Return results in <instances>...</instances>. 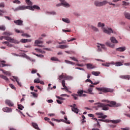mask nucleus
I'll list each match as a JSON object with an SVG mask.
<instances>
[{
    "label": "nucleus",
    "mask_w": 130,
    "mask_h": 130,
    "mask_svg": "<svg viewBox=\"0 0 130 130\" xmlns=\"http://www.w3.org/2000/svg\"><path fill=\"white\" fill-rule=\"evenodd\" d=\"M96 89L100 92H103L104 93H108V92L112 93L113 92V89L107 87H96Z\"/></svg>",
    "instance_id": "obj_1"
},
{
    "label": "nucleus",
    "mask_w": 130,
    "mask_h": 130,
    "mask_svg": "<svg viewBox=\"0 0 130 130\" xmlns=\"http://www.w3.org/2000/svg\"><path fill=\"white\" fill-rule=\"evenodd\" d=\"M31 9L32 8L30 7V6H20L15 9L12 8V10H13L14 12H18V11H23L26 9L31 10Z\"/></svg>",
    "instance_id": "obj_2"
},
{
    "label": "nucleus",
    "mask_w": 130,
    "mask_h": 130,
    "mask_svg": "<svg viewBox=\"0 0 130 130\" xmlns=\"http://www.w3.org/2000/svg\"><path fill=\"white\" fill-rule=\"evenodd\" d=\"M3 39H5V40H7L8 41H9V42H11V43H18V42L17 40L12 39L10 37H7V36H2L0 37V40H3Z\"/></svg>",
    "instance_id": "obj_3"
},
{
    "label": "nucleus",
    "mask_w": 130,
    "mask_h": 130,
    "mask_svg": "<svg viewBox=\"0 0 130 130\" xmlns=\"http://www.w3.org/2000/svg\"><path fill=\"white\" fill-rule=\"evenodd\" d=\"M94 105H98V107H102L103 110H108L109 108H108V104H105L101 103H96L94 104Z\"/></svg>",
    "instance_id": "obj_4"
},
{
    "label": "nucleus",
    "mask_w": 130,
    "mask_h": 130,
    "mask_svg": "<svg viewBox=\"0 0 130 130\" xmlns=\"http://www.w3.org/2000/svg\"><path fill=\"white\" fill-rule=\"evenodd\" d=\"M106 4H107V2L105 1L102 2H98V1H95L94 2V5L96 7H102V6H105Z\"/></svg>",
    "instance_id": "obj_5"
},
{
    "label": "nucleus",
    "mask_w": 130,
    "mask_h": 130,
    "mask_svg": "<svg viewBox=\"0 0 130 130\" xmlns=\"http://www.w3.org/2000/svg\"><path fill=\"white\" fill-rule=\"evenodd\" d=\"M15 31L16 33H22L21 36H23V37H27V38H29L31 37V36L27 34H24V31L23 30H20L17 29H15Z\"/></svg>",
    "instance_id": "obj_6"
},
{
    "label": "nucleus",
    "mask_w": 130,
    "mask_h": 130,
    "mask_svg": "<svg viewBox=\"0 0 130 130\" xmlns=\"http://www.w3.org/2000/svg\"><path fill=\"white\" fill-rule=\"evenodd\" d=\"M102 29L103 32L106 33V34H108V35H110L111 33H113V30L111 28H108V29H107L106 28L103 27L102 28Z\"/></svg>",
    "instance_id": "obj_7"
},
{
    "label": "nucleus",
    "mask_w": 130,
    "mask_h": 130,
    "mask_svg": "<svg viewBox=\"0 0 130 130\" xmlns=\"http://www.w3.org/2000/svg\"><path fill=\"white\" fill-rule=\"evenodd\" d=\"M108 106L109 107H118L120 106V104H116V102L111 101L110 104H108Z\"/></svg>",
    "instance_id": "obj_8"
},
{
    "label": "nucleus",
    "mask_w": 130,
    "mask_h": 130,
    "mask_svg": "<svg viewBox=\"0 0 130 130\" xmlns=\"http://www.w3.org/2000/svg\"><path fill=\"white\" fill-rule=\"evenodd\" d=\"M61 4L56 5V7H60L62 5L64 7H70V4L67 3L64 0H59Z\"/></svg>",
    "instance_id": "obj_9"
},
{
    "label": "nucleus",
    "mask_w": 130,
    "mask_h": 130,
    "mask_svg": "<svg viewBox=\"0 0 130 130\" xmlns=\"http://www.w3.org/2000/svg\"><path fill=\"white\" fill-rule=\"evenodd\" d=\"M96 115H99V118H102L103 119H105L107 117V115H104L103 113H96Z\"/></svg>",
    "instance_id": "obj_10"
},
{
    "label": "nucleus",
    "mask_w": 130,
    "mask_h": 130,
    "mask_svg": "<svg viewBox=\"0 0 130 130\" xmlns=\"http://www.w3.org/2000/svg\"><path fill=\"white\" fill-rule=\"evenodd\" d=\"M14 23L18 26H23V20L21 19H17L14 21Z\"/></svg>",
    "instance_id": "obj_11"
},
{
    "label": "nucleus",
    "mask_w": 130,
    "mask_h": 130,
    "mask_svg": "<svg viewBox=\"0 0 130 130\" xmlns=\"http://www.w3.org/2000/svg\"><path fill=\"white\" fill-rule=\"evenodd\" d=\"M76 106H77V105L73 104V105L70 106V107H72V110L73 111V112H75V113H79V109H78Z\"/></svg>",
    "instance_id": "obj_12"
},
{
    "label": "nucleus",
    "mask_w": 130,
    "mask_h": 130,
    "mask_svg": "<svg viewBox=\"0 0 130 130\" xmlns=\"http://www.w3.org/2000/svg\"><path fill=\"white\" fill-rule=\"evenodd\" d=\"M5 103L7 105H8V106H10V107H13L14 106V103H13V102H12L11 100H7L5 101Z\"/></svg>",
    "instance_id": "obj_13"
},
{
    "label": "nucleus",
    "mask_w": 130,
    "mask_h": 130,
    "mask_svg": "<svg viewBox=\"0 0 130 130\" xmlns=\"http://www.w3.org/2000/svg\"><path fill=\"white\" fill-rule=\"evenodd\" d=\"M3 111H4V112H7V113L12 112L13 111V109L12 108H9L8 107L4 108L3 109Z\"/></svg>",
    "instance_id": "obj_14"
},
{
    "label": "nucleus",
    "mask_w": 130,
    "mask_h": 130,
    "mask_svg": "<svg viewBox=\"0 0 130 130\" xmlns=\"http://www.w3.org/2000/svg\"><path fill=\"white\" fill-rule=\"evenodd\" d=\"M116 51H120V52H123L125 50V47H119L116 49Z\"/></svg>",
    "instance_id": "obj_15"
},
{
    "label": "nucleus",
    "mask_w": 130,
    "mask_h": 130,
    "mask_svg": "<svg viewBox=\"0 0 130 130\" xmlns=\"http://www.w3.org/2000/svg\"><path fill=\"white\" fill-rule=\"evenodd\" d=\"M31 8V9H29L30 11H34V9L35 10H40V7L37 5H34L33 6H29Z\"/></svg>",
    "instance_id": "obj_16"
},
{
    "label": "nucleus",
    "mask_w": 130,
    "mask_h": 130,
    "mask_svg": "<svg viewBox=\"0 0 130 130\" xmlns=\"http://www.w3.org/2000/svg\"><path fill=\"white\" fill-rule=\"evenodd\" d=\"M87 93V91H84L83 90H78L77 91V95L79 96V97H82V95H83V93Z\"/></svg>",
    "instance_id": "obj_17"
},
{
    "label": "nucleus",
    "mask_w": 130,
    "mask_h": 130,
    "mask_svg": "<svg viewBox=\"0 0 130 130\" xmlns=\"http://www.w3.org/2000/svg\"><path fill=\"white\" fill-rule=\"evenodd\" d=\"M85 82H88L89 83H91V85H98V84L100 83V81H98L97 82H95V83H93V81L89 79H86Z\"/></svg>",
    "instance_id": "obj_18"
},
{
    "label": "nucleus",
    "mask_w": 130,
    "mask_h": 130,
    "mask_svg": "<svg viewBox=\"0 0 130 130\" xmlns=\"http://www.w3.org/2000/svg\"><path fill=\"white\" fill-rule=\"evenodd\" d=\"M69 46L68 45H59L57 48H60V49H64L65 48H68Z\"/></svg>",
    "instance_id": "obj_19"
},
{
    "label": "nucleus",
    "mask_w": 130,
    "mask_h": 130,
    "mask_svg": "<svg viewBox=\"0 0 130 130\" xmlns=\"http://www.w3.org/2000/svg\"><path fill=\"white\" fill-rule=\"evenodd\" d=\"M110 40L112 42V43H118V41L116 40V39H115V37H112L110 38Z\"/></svg>",
    "instance_id": "obj_20"
},
{
    "label": "nucleus",
    "mask_w": 130,
    "mask_h": 130,
    "mask_svg": "<svg viewBox=\"0 0 130 130\" xmlns=\"http://www.w3.org/2000/svg\"><path fill=\"white\" fill-rule=\"evenodd\" d=\"M61 84H62V87H63V88H65V90L68 91V90H69V88H68V87L66 86V80H63L61 82Z\"/></svg>",
    "instance_id": "obj_21"
},
{
    "label": "nucleus",
    "mask_w": 130,
    "mask_h": 130,
    "mask_svg": "<svg viewBox=\"0 0 130 130\" xmlns=\"http://www.w3.org/2000/svg\"><path fill=\"white\" fill-rule=\"evenodd\" d=\"M92 91H93V87H89L87 90V93L90 94L91 95H94V93Z\"/></svg>",
    "instance_id": "obj_22"
},
{
    "label": "nucleus",
    "mask_w": 130,
    "mask_h": 130,
    "mask_svg": "<svg viewBox=\"0 0 130 130\" xmlns=\"http://www.w3.org/2000/svg\"><path fill=\"white\" fill-rule=\"evenodd\" d=\"M0 78L3 79V80H5L6 82H9V78H7V76H5L4 75L0 74Z\"/></svg>",
    "instance_id": "obj_23"
},
{
    "label": "nucleus",
    "mask_w": 130,
    "mask_h": 130,
    "mask_svg": "<svg viewBox=\"0 0 130 130\" xmlns=\"http://www.w3.org/2000/svg\"><path fill=\"white\" fill-rule=\"evenodd\" d=\"M32 125L34 128H36V129H39V127H38V124L35 122H32Z\"/></svg>",
    "instance_id": "obj_24"
},
{
    "label": "nucleus",
    "mask_w": 130,
    "mask_h": 130,
    "mask_svg": "<svg viewBox=\"0 0 130 130\" xmlns=\"http://www.w3.org/2000/svg\"><path fill=\"white\" fill-rule=\"evenodd\" d=\"M86 67L87 69H94L95 67L93 66V64L91 63H88L86 64Z\"/></svg>",
    "instance_id": "obj_25"
},
{
    "label": "nucleus",
    "mask_w": 130,
    "mask_h": 130,
    "mask_svg": "<svg viewBox=\"0 0 130 130\" xmlns=\"http://www.w3.org/2000/svg\"><path fill=\"white\" fill-rule=\"evenodd\" d=\"M121 120H111L110 122H112V123H119L120 122Z\"/></svg>",
    "instance_id": "obj_26"
},
{
    "label": "nucleus",
    "mask_w": 130,
    "mask_h": 130,
    "mask_svg": "<svg viewBox=\"0 0 130 130\" xmlns=\"http://www.w3.org/2000/svg\"><path fill=\"white\" fill-rule=\"evenodd\" d=\"M120 78H122V79H125V80H129L130 79L129 75L121 76Z\"/></svg>",
    "instance_id": "obj_27"
},
{
    "label": "nucleus",
    "mask_w": 130,
    "mask_h": 130,
    "mask_svg": "<svg viewBox=\"0 0 130 130\" xmlns=\"http://www.w3.org/2000/svg\"><path fill=\"white\" fill-rule=\"evenodd\" d=\"M90 27L93 30L95 31V32H98L99 31V29L98 28L93 25H91Z\"/></svg>",
    "instance_id": "obj_28"
},
{
    "label": "nucleus",
    "mask_w": 130,
    "mask_h": 130,
    "mask_svg": "<svg viewBox=\"0 0 130 130\" xmlns=\"http://www.w3.org/2000/svg\"><path fill=\"white\" fill-rule=\"evenodd\" d=\"M124 16H125L126 19H127L128 20H130V14L129 13L125 12Z\"/></svg>",
    "instance_id": "obj_29"
},
{
    "label": "nucleus",
    "mask_w": 130,
    "mask_h": 130,
    "mask_svg": "<svg viewBox=\"0 0 130 130\" xmlns=\"http://www.w3.org/2000/svg\"><path fill=\"white\" fill-rule=\"evenodd\" d=\"M25 3L27 4V5H28V6H29V7L30 6H32V5H33V3L30 0H25Z\"/></svg>",
    "instance_id": "obj_30"
},
{
    "label": "nucleus",
    "mask_w": 130,
    "mask_h": 130,
    "mask_svg": "<svg viewBox=\"0 0 130 130\" xmlns=\"http://www.w3.org/2000/svg\"><path fill=\"white\" fill-rule=\"evenodd\" d=\"M62 21H63V22H64V23H67L68 24H70V23L71 22L70 21V20H69V19L68 18H62Z\"/></svg>",
    "instance_id": "obj_31"
},
{
    "label": "nucleus",
    "mask_w": 130,
    "mask_h": 130,
    "mask_svg": "<svg viewBox=\"0 0 130 130\" xmlns=\"http://www.w3.org/2000/svg\"><path fill=\"white\" fill-rule=\"evenodd\" d=\"M23 56H24V57H26V58H28V59H29L31 61H35V60L31 59V58L28 56L26 54H23Z\"/></svg>",
    "instance_id": "obj_32"
},
{
    "label": "nucleus",
    "mask_w": 130,
    "mask_h": 130,
    "mask_svg": "<svg viewBox=\"0 0 130 130\" xmlns=\"http://www.w3.org/2000/svg\"><path fill=\"white\" fill-rule=\"evenodd\" d=\"M35 50H36L37 52H40V53H45V51H43L42 50L38 48L35 49Z\"/></svg>",
    "instance_id": "obj_33"
},
{
    "label": "nucleus",
    "mask_w": 130,
    "mask_h": 130,
    "mask_svg": "<svg viewBox=\"0 0 130 130\" xmlns=\"http://www.w3.org/2000/svg\"><path fill=\"white\" fill-rule=\"evenodd\" d=\"M92 75H93L94 76H99V74H100V72H95V71H92L91 72Z\"/></svg>",
    "instance_id": "obj_34"
},
{
    "label": "nucleus",
    "mask_w": 130,
    "mask_h": 130,
    "mask_svg": "<svg viewBox=\"0 0 130 130\" xmlns=\"http://www.w3.org/2000/svg\"><path fill=\"white\" fill-rule=\"evenodd\" d=\"M71 96H72V97H73L74 100H78V99H79V98H78V95L77 94H73L71 95Z\"/></svg>",
    "instance_id": "obj_35"
},
{
    "label": "nucleus",
    "mask_w": 130,
    "mask_h": 130,
    "mask_svg": "<svg viewBox=\"0 0 130 130\" xmlns=\"http://www.w3.org/2000/svg\"><path fill=\"white\" fill-rule=\"evenodd\" d=\"M42 43H43V41H39L38 40H36L35 42V44H42Z\"/></svg>",
    "instance_id": "obj_36"
},
{
    "label": "nucleus",
    "mask_w": 130,
    "mask_h": 130,
    "mask_svg": "<svg viewBox=\"0 0 130 130\" xmlns=\"http://www.w3.org/2000/svg\"><path fill=\"white\" fill-rule=\"evenodd\" d=\"M51 60H52V61H59V60L56 57H51Z\"/></svg>",
    "instance_id": "obj_37"
},
{
    "label": "nucleus",
    "mask_w": 130,
    "mask_h": 130,
    "mask_svg": "<svg viewBox=\"0 0 130 130\" xmlns=\"http://www.w3.org/2000/svg\"><path fill=\"white\" fill-rule=\"evenodd\" d=\"M3 73L5 74V75H7L8 76H11V73L10 72L6 71V70H3Z\"/></svg>",
    "instance_id": "obj_38"
},
{
    "label": "nucleus",
    "mask_w": 130,
    "mask_h": 130,
    "mask_svg": "<svg viewBox=\"0 0 130 130\" xmlns=\"http://www.w3.org/2000/svg\"><path fill=\"white\" fill-rule=\"evenodd\" d=\"M4 67H9V64L0 62V68H4Z\"/></svg>",
    "instance_id": "obj_39"
},
{
    "label": "nucleus",
    "mask_w": 130,
    "mask_h": 130,
    "mask_svg": "<svg viewBox=\"0 0 130 130\" xmlns=\"http://www.w3.org/2000/svg\"><path fill=\"white\" fill-rule=\"evenodd\" d=\"M121 66H123V64L121 63V62H117L115 63L116 67H120Z\"/></svg>",
    "instance_id": "obj_40"
},
{
    "label": "nucleus",
    "mask_w": 130,
    "mask_h": 130,
    "mask_svg": "<svg viewBox=\"0 0 130 130\" xmlns=\"http://www.w3.org/2000/svg\"><path fill=\"white\" fill-rule=\"evenodd\" d=\"M64 62H66V63H69L70 64H75V63H74L73 62H72V61H71L70 60H65Z\"/></svg>",
    "instance_id": "obj_41"
},
{
    "label": "nucleus",
    "mask_w": 130,
    "mask_h": 130,
    "mask_svg": "<svg viewBox=\"0 0 130 130\" xmlns=\"http://www.w3.org/2000/svg\"><path fill=\"white\" fill-rule=\"evenodd\" d=\"M105 26V24L104 23H102L101 22H99L98 24V27H104Z\"/></svg>",
    "instance_id": "obj_42"
},
{
    "label": "nucleus",
    "mask_w": 130,
    "mask_h": 130,
    "mask_svg": "<svg viewBox=\"0 0 130 130\" xmlns=\"http://www.w3.org/2000/svg\"><path fill=\"white\" fill-rule=\"evenodd\" d=\"M102 65L104 67H110V63H109V62H106V63H103L102 64Z\"/></svg>",
    "instance_id": "obj_43"
},
{
    "label": "nucleus",
    "mask_w": 130,
    "mask_h": 130,
    "mask_svg": "<svg viewBox=\"0 0 130 130\" xmlns=\"http://www.w3.org/2000/svg\"><path fill=\"white\" fill-rule=\"evenodd\" d=\"M34 82L35 84L40 83V79H39V78L36 79L34 80Z\"/></svg>",
    "instance_id": "obj_44"
},
{
    "label": "nucleus",
    "mask_w": 130,
    "mask_h": 130,
    "mask_svg": "<svg viewBox=\"0 0 130 130\" xmlns=\"http://www.w3.org/2000/svg\"><path fill=\"white\" fill-rule=\"evenodd\" d=\"M99 44V45H100V46H101V48L103 49H104V50H106V47H105V45L102 44Z\"/></svg>",
    "instance_id": "obj_45"
},
{
    "label": "nucleus",
    "mask_w": 130,
    "mask_h": 130,
    "mask_svg": "<svg viewBox=\"0 0 130 130\" xmlns=\"http://www.w3.org/2000/svg\"><path fill=\"white\" fill-rule=\"evenodd\" d=\"M13 4H17V5H20L21 4V1L19 0H15L13 2Z\"/></svg>",
    "instance_id": "obj_46"
},
{
    "label": "nucleus",
    "mask_w": 130,
    "mask_h": 130,
    "mask_svg": "<svg viewBox=\"0 0 130 130\" xmlns=\"http://www.w3.org/2000/svg\"><path fill=\"white\" fill-rule=\"evenodd\" d=\"M0 30L2 31H5V30H6V26H5V25H1Z\"/></svg>",
    "instance_id": "obj_47"
},
{
    "label": "nucleus",
    "mask_w": 130,
    "mask_h": 130,
    "mask_svg": "<svg viewBox=\"0 0 130 130\" xmlns=\"http://www.w3.org/2000/svg\"><path fill=\"white\" fill-rule=\"evenodd\" d=\"M18 108L19 109V110H23L24 107L22 105H18Z\"/></svg>",
    "instance_id": "obj_48"
},
{
    "label": "nucleus",
    "mask_w": 130,
    "mask_h": 130,
    "mask_svg": "<svg viewBox=\"0 0 130 130\" xmlns=\"http://www.w3.org/2000/svg\"><path fill=\"white\" fill-rule=\"evenodd\" d=\"M9 86L11 89H13V90H16V87L12 84H9Z\"/></svg>",
    "instance_id": "obj_49"
},
{
    "label": "nucleus",
    "mask_w": 130,
    "mask_h": 130,
    "mask_svg": "<svg viewBox=\"0 0 130 130\" xmlns=\"http://www.w3.org/2000/svg\"><path fill=\"white\" fill-rule=\"evenodd\" d=\"M20 42H21V43H27V40L25 39H22L20 40Z\"/></svg>",
    "instance_id": "obj_50"
},
{
    "label": "nucleus",
    "mask_w": 130,
    "mask_h": 130,
    "mask_svg": "<svg viewBox=\"0 0 130 130\" xmlns=\"http://www.w3.org/2000/svg\"><path fill=\"white\" fill-rule=\"evenodd\" d=\"M122 3V6H128V5H129V3L125 2V1H123Z\"/></svg>",
    "instance_id": "obj_51"
},
{
    "label": "nucleus",
    "mask_w": 130,
    "mask_h": 130,
    "mask_svg": "<svg viewBox=\"0 0 130 130\" xmlns=\"http://www.w3.org/2000/svg\"><path fill=\"white\" fill-rule=\"evenodd\" d=\"M48 14H49V15H56V13L54 11L48 12Z\"/></svg>",
    "instance_id": "obj_52"
},
{
    "label": "nucleus",
    "mask_w": 130,
    "mask_h": 130,
    "mask_svg": "<svg viewBox=\"0 0 130 130\" xmlns=\"http://www.w3.org/2000/svg\"><path fill=\"white\" fill-rule=\"evenodd\" d=\"M37 72H38L37 70L33 69L31 71V74H36Z\"/></svg>",
    "instance_id": "obj_53"
},
{
    "label": "nucleus",
    "mask_w": 130,
    "mask_h": 130,
    "mask_svg": "<svg viewBox=\"0 0 130 130\" xmlns=\"http://www.w3.org/2000/svg\"><path fill=\"white\" fill-rule=\"evenodd\" d=\"M58 43H59V44H66L67 43V41L63 40L60 42H59Z\"/></svg>",
    "instance_id": "obj_54"
},
{
    "label": "nucleus",
    "mask_w": 130,
    "mask_h": 130,
    "mask_svg": "<svg viewBox=\"0 0 130 130\" xmlns=\"http://www.w3.org/2000/svg\"><path fill=\"white\" fill-rule=\"evenodd\" d=\"M0 8H5V3L2 2L0 3Z\"/></svg>",
    "instance_id": "obj_55"
},
{
    "label": "nucleus",
    "mask_w": 130,
    "mask_h": 130,
    "mask_svg": "<svg viewBox=\"0 0 130 130\" xmlns=\"http://www.w3.org/2000/svg\"><path fill=\"white\" fill-rule=\"evenodd\" d=\"M102 48L101 46H98V51H102Z\"/></svg>",
    "instance_id": "obj_56"
},
{
    "label": "nucleus",
    "mask_w": 130,
    "mask_h": 130,
    "mask_svg": "<svg viewBox=\"0 0 130 130\" xmlns=\"http://www.w3.org/2000/svg\"><path fill=\"white\" fill-rule=\"evenodd\" d=\"M61 121H62L63 122H65V123H67V124H70V123H71L70 121H66V120L63 119H61Z\"/></svg>",
    "instance_id": "obj_57"
},
{
    "label": "nucleus",
    "mask_w": 130,
    "mask_h": 130,
    "mask_svg": "<svg viewBox=\"0 0 130 130\" xmlns=\"http://www.w3.org/2000/svg\"><path fill=\"white\" fill-rule=\"evenodd\" d=\"M105 44L106 45H107V46H108L109 47H110L111 43H110V42H106Z\"/></svg>",
    "instance_id": "obj_58"
},
{
    "label": "nucleus",
    "mask_w": 130,
    "mask_h": 130,
    "mask_svg": "<svg viewBox=\"0 0 130 130\" xmlns=\"http://www.w3.org/2000/svg\"><path fill=\"white\" fill-rule=\"evenodd\" d=\"M70 58L73 60H74V61H78V59H77L75 57H70Z\"/></svg>",
    "instance_id": "obj_59"
},
{
    "label": "nucleus",
    "mask_w": 130,
    "mask_h": 130,
    "mask_svg": "<svg viewBox=\"0 0 130 130\" xmlns=\"http://www.w3.org/2000/svg\"><path fill=\"white\" fill-rule=\"evenodd\" d=\"M75 40H76V38H72L70 40H68L67 41L68 42H71V41H74Z\"/></svg>",
    "instance_id": "obj_60"
},
{
    "label": "nucleus",
    "mask_w": 130,
    "mask_h": 130,
    "mask_svg": "<svg viewBox=\"0 0 130 130\" xmlns=\"http://www.w3.org/2000/svg\"><path fill=\"white\" fill-rule=\"evenodd\" d=\"M63 74H62V75H60L59 76V80H61V79H63Z\"/></svg>",
    "instance_id": "obj_61"
},
{
    "label": "nucleus",
    "mask_w": 130,
    "mask_h": 130,
    "mask_svg": "<svg viewBox=\"0 0 130 130\" xmlns=\"http://www.w3.org/2000/svg\"><path fill=\"white\" fill-rule=\"evenodd\" d=\"M13 79L16 80V82H18L19 81V79H18V77H13Z\"/></svg>",
    "instance_id": "obj_62"
},
{
    "label": "nucleus",
    "mask_w": 130,
    "mask_h": 130,
    "mask_svg": "<svg viewBox=\"0 0 130 130\" xmlns=\"http://www.w3.org/2000/svg\"><path fill=\"white\" fill-rule=\"evenodd\" d=\"M56 102L58 104H61V103H62V101H60V100H56Z\"/></svg>",
    "instance_id": "obj_63"
},
{
    "label": "nucleus",
    "mask_w": 130,
    "mask_h": 130,
    "mask_svg": "<svg viewBox=\"0 0 130 130\" xmlns=\"http://www.w3.org/2000/svg\"><path fill=\"white\" fill-rule=\"evenodd\" d=\"M122 130H129V128H122Z\"/></svg>",
    "instance_id": "obj_64"
}]
</instances>
